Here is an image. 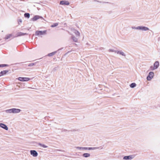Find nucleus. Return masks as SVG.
I'll return each mask as SVG.
<instances>
[{
	"label": "nucleus",
	"instance_id": "obj_1",
	"mask_svg": "<svg viewBox=\"0 0 160 160\" xmlns=\"http://www.w3.org/2000/svg\"><path fill=\"white\" fill-rule=\"evenodd\" d=\"M38 19H41V20H43L45 21V19L42 16L38 15L34 16L32 18L30 19V21L35 22Z\"/></svg>",
	"mask_w": 160,
	"mask_h": 160
},
{
	"label": "nucleus",
	"instance_id": "obj_2",
	"mask_svg": "<svg viewBox=\"0 0 160 160\" xmlns=\"http://www.w3.org/2000/svg\"><path fill=\"white\" fill-rule=\"evenodd\" d=\"M47 34V30L43 31L38 30L35 32V35L36 36H39V35H44Z\"/></svg>",
	"mask_w": 160,
	"mask_h": 160
},
{
	"label": "nucleus",
	"instance_id": "obj_3",
	"mask_svg": "<svg viewBox=\"0 0 160 160\" xmlns=\"http://www.w3.org/2000/svg\"><path fill=\"white\" fill-rule=\"evenodd\" d=\"M159 62L158 61H156L154 63L153 67L152 66H150V68L152 69V70L156 69L158 68L159 67Z\"/></svg>",
	"mask_w": 160,
	"mask_h": 160
},
{
	"label": "nucleus",
	"instance_id": "obj_4",
	"mask_svg": "<svg viewBox=\"0 0 160 160\" xmlns=\"http://www.w3.org/2000/svg\"><path fill=\"white\" fill-rule=\"evenodd\" d=\"M154 73L153 72H150L147 77V79L148 81H150L153 77Z\"/></svg>",
	"mask_w": 160,
	"mask_h": 160
},
{
	"label": "nucleus",
	"instance_id": "obj_5",
	"mask_svg": "<svg viewBox=\"0 0 160 160\" xmlns=\"http://www.w3.org/2000/svg\"><path fill=\"white\" fill-rule=\"evenodd\" d=\"M138 28V30L142 31H147L149 30V29L148 27L143 26H139Z\"/></svg>",
	"mask_w": 160,
	"mask_h": 160
},
{
	"label": "nucleus",
	"instance_id": "obj_6",
	"mask_svg": "<svg viewBox=\"0 0 160 160\" xmlns=\"http://www.w3.org/2000/svg\"><path fill=\"white\" fill-rule=\"evenodd\" d=\"M18 80L20 81H28L30 80L29 78L19 77L18 78Z\"/></svg>",
	"mask_w": 160,
	"mask_h": 160
},
{
	"label": "nucleus",
	"instance_id": "obj_7",
	"mask_svg": "<svg viewBox=\"0 0 160 160\" xmlns=\"http://www.w3.org/2000/svg\"><path fill=\"white\" fill-rule=\"evenodd\" d=\"M70 4L69 2L67 0L61 1L59 3V4L63 5H68Z\"/></svg>",
	"mask_w": 160,
	"mask_h": 160
},
{
	"label": "nucleus",
	"instance_id": "obj_8",
	"mask_svg": "<svg viewBox=\"0 0 160 160\" xmlns=\"http://www.w3.org/2000/svg\"><path fill=\"white\" fill-rule=\"evenodd\" d=\"M100 148H101V149L103 148L102 147L101 148V147H85V150H93L98 149Z\"/></svg>",
	"mask_w": 160,
	"mask_h": 160
},
{
	"label": "nucleus",
	"instance_id": "obj_9",
	"mask_svg": "<svg viewBox=\"0 0 160 160\" xmlns=\"http://www.w3.org/2000/svg\"><path fill=\"white\" fill-rule=\"evenodd\" d=\"M30 154L33 157H36L38 155V153L35 150H31L30 151Z\"/></svg>",
	"mask_w": 160,
	"mask_h": 160
},
{
	"label": "nucleus",
	"instance_id": "obj_10",
	"mask_svg": "<svg viewBox=\"0 0 160 160\" xmlns=\"http://www.w3.org/2000/svg\"><path fill=\"white\" fill-rule=\"evenodd\" d=\"M133 158L132 155H129V156H124L123 157V159L125 160H131Z\"/></svg>",
	"mask_w": 160,
	"mask_h": 160
},
{
	"label": "nucleus",
	"instance_id": "obj_11",
	"mask_svg": "<svg viewBox=\"0 0 160 160\" xmlns=\"http://www.w3.org/2000/svg\"><path fill=\"white\" fill-rule=\"evenodd\" d=\"M0 127L6 130H8V128L6 124L3 123H0Z\"/></svg>",
	"mask_w": 160,
	"mask_h": 160
},
{
	"label": "nucleus",
	"instance_id": "obj_12",
	"mask_svg": "<svg viewBox=\"0 0 160 160\" xmlns=\"http://www.w3.org/2000/svg\"><path fill=\"white\" fill-rule=\"evenodd\" d=\"M9 71L8 70H5L1 71L0 72V77L6 75L7 73Z\"/></svg>",
	"mask_w": 160,
	"mask_h": 160
},
{
	"label": "nucleus",
	"instance_id": "obj_13",
	"mask_svg": "<svg viewBox=\"0 0 160 160\" xmlns=\"http://www.w3.org/2000/svg\"><path fill=\"white\" fill-rule=\"evenodd\" d=\"M21 111V110L19 109L13 108V113H18Z\"/></svg>",
	"mask_w": 160,
	"mask_h": 160
},
{
	"label": "nucleus",
	"instance_id": "obj_14",
	"mask_svg": "<svg viewBox=\"0 0 160 160\" xmlns=\"http://www.w3.org/2000/svg\"><path fill=\"white\" fill-rule=\"evenodd\" d=\"M28 35V34L26 33H23L21 32H20L17 33V36L18 37H19Z\"/></svg>",
	"mask_w": 160,
	"mask_h": 160
},
{
	"label": "nucleus",
	"instance_id": "obj_15",
	"mask_svg": "<svg viewBox=\"0 0 160 160\" xmlns=\"http://www.w3.org/2000/svg\"><path fill=\"white\" fill-rule=\"evenodd\" d=\"M116 52L117 54H119L120 55H122V56L125 57L126 55L125 54V53L124 52H122V51L117 50V51Z\"/></svg>",
	"mask_w": 160,
	"mask_h": 160
},
{
	"label": "nucleus",
	"instance_id": "obj_16",
	"mask_svg": "<svg viewBox=\"0 0 160 160\" xmlns=\"http://www.w3.org/2000/svg\"><path fill=\"white\" fill-rule=\"evenodd\" d=\"M4 111L7 113H13V108L6 110Z\"/></svg>",
	"mask_w": 160,
	"mask_h": 160
},
{
	"label": "nucleus",
	"instance_id": "obj_17",
	"mask_svg": "<svg viewBox=\"0 0 160 160\" xmlns=\"http://www.w3.org/2000/svg\"><path fill=\"white\" fill-rule=\"evenodd\" d=\"M58 51H55L49 53L48 54L47 56L49 57H51L55 54Z\"/></svg>",
	"mask_w": 160,
	"mask_h": 160
},
{
	"label": "nucleus",
	"instance_id": "obj_18",
	"mask_svg": "<svg viewBox=\"0 0 160 160\" xmlns=\"http://www.w3.org/2000/svg\"><path fill=\"white\" fill-rule=\"evenodd\" d=\"M90 155L89 153H84L82 155V156L84 158H88L90 156Z\"/></svg>",
	"mask_w": 160,
	"mask_h": 160
},
{
	"label": "nucleus",
	"instance_id": "obj_19",
	"mask_svg": "<svg viewBox=\"0 0 160 160\" xmlns=\"http://www.w3.org/2000/svg\"><path fill=\"white\" fill-rule=\"evenodd\" d=\"M12 36V34H8L6 35L5 37L4 38V39L5 40H7L9 38H10V37H11Z\"/></svg>",
	"mask_w": 160,
	"mask_h": 160
},
{
	"label": "nucleus",
	"instance_id": "obj_20",
	"mask_svg": "<svg viewBox=\"0 0 160 160\" xmlns=\"http://www.w3.org/2000/svg\"><path fill=\"white\" fill-rule=\"evenodd\" d=\"M24 16L25 18L28 19L30 18V14L29 13L26 12L24 14Z\"/></svg>",
	"mask_w": 160,
	"mask_h": 160
},
{
	"label": "nucleus",
	"instance_id": "obj_21",
	"mask_svg": "<svg viewBox=\"0 0 160 160\" xmlns=\"http://www.w3.org/2000/svg\"><path fill=\"white\" fill-rule=\"evenodd\" d=\"M71 38L73 40L74 42H77L78 41V39L75 37V36L72 35L71 37Z\"/></svg>",
	"mask_w": 160,
	"mask_h": 160
},
{
	"label": "nucleus",
	"instance_id": "obj_22",
	"mask_svg": "<svg viewBox=\"0 0 160 160\" xmlns=\"http://www.w3.org/2000/svg\"><path fill=\"white\" fill-rule=\"evenodd\" d=\"M137 85L135 83L133 82L130 84V87L132 88H134Z\"/></svg>",
	"mask_w": 160,
	"mask_h": 160
},
{
	"label": "nucleus",
	"instance_id": "obj_23",
	"mask_svg": "<svg viewBox=\"0 0 160 160\" xmlns=\"http://www.w3.org/2000/svg\"><path fill=\"white\" fill-rule=\"evenodd\" d=\"M38 144L39 146H40L41 147H42L44 148H46L48 147L47 146L45 145L44 144H42L40 142L38 143Z\"/></svg>",
	"mask_w": 160,
	"mask_h": 160
},
{
	"label": "nucleus",
	"instance_id": "obj_24",
	"mask_svg": "<svg viewBox=\"0 0 160 160\" xmlns=\"http://www.w3.org/2000/svg\"><path fill=\"white\" fill-rule=\"evenodd\" d=\"M74 32L75 33V34L77 37L79 36H80V33H79L78 31L76 30H74Z\"/></svg>",
	"mask_w": 160,
	"mask_h": 160
},
{
	"label": "nucleus",
	"instance_id": "obj_25",
	"mask_svg": "<svg viewBox=\"0 0 160 160\" xmlns=\"http://www.w3.org/2000/svg\"><path fill=\"white\" fill-rule=\"evenodd\" d=\"M9 66V65L3 64H0V68H3L5 67H8Z\"/></svg>",
	"mask_w": 160,
	"mask_h": 160
},
{
	"label": "nucleus",
	"instance_id": "obj_26",
	"mask_svg": "<svg viewBox=\"0 0 160 160\" xmlns=\"http://www.w3.org/2000/svg\"><path fill=\"white\" fill-rule=\"evenodd\" d=\"M58 23H54L52 24L51 25L50 27L52 28H54L57 27L58 25Z\"/></svg>",
	"mask_w": 160,
	"mask_h": 160
},
{
	"label": "nucleus",
	"instance_id": "obj_27",
	"mask_svg": "<svg viewBox=\"0 0 160 160\" xmlns=\"http://www.w3.org/2000/svg\"><path fill=\"white\" fill-rule=\"evenodd\" d=\"M94 1L98 2L99 3H102V4H104V3L111 4V3L108 2L99 1H97V0H94Z\"/></svg>",
	"mask_w": 160,
	"mask_h": 160
},
{
	"label": "nucleus",
	"instance_id": "obj_28",
	"mask_svg": "<svg viewBox=\"0 0 160 160\" xmlns=\"http://www.w3.org/2000/svg\"><path fill=\"white\" fill-rule=\"evenodd\" d=\"M85 147H76V148L80 150H85Z\"/></svg>",
	"mask_w": 160,
	"mask_h": 160
},
{
	"label": "nucleus",
	"instance_id": "obj_29",
	"mask_svg": "<svg viewBox=\"0 0 160 160\" xmlns=\"http://www.w3.org/2000/svg\"><path fill=\"white\" fill-rule=\"evenodd\" d=\"M59 129L61 130H62V132H69V131H71V130H67V129Z\"/></svg>",
	"mask_w": 160,
	"mask_h": 160
},
{
	"label": "nucleus",
	"instance_id": "obj_30",
	"mask_svg": "<svg viewBox=\"0 0 160 160\" xmlns=\"http://www.w3.org/2000/svg\"><path fill=\"white\" fill-rule=\"evenodd\" d=\"M109 52H114L115 53H117V52H116L117 51V50H114L112 49H110L109 50Z\"/></svg>",
	"mask_w": 160,
	"mask_h": 160
},
{
	"label": "nucleus",
	"instance_id": "obj_31",
	"mask_svg": "<svg viewBox=\"0 0 160 160\" xmlns=\"http://www.w3.org/2000/svg\"><path fill=\"white\" fill-rule=\"evenodd\" d=\"M138 28H139V26L137 27H134V26H132V28L133 29H137V30H138L139 29Z\"/></svg>",
	"mask_w": 160,
	"mask_h": 160
},
{
	"label": "nucleus",
	"instance_id": "obj_32",
	"mask_svg": "<svg viewBox=\"0 0 160 160\" xmlns=\"http://www.w3.org/2000/svg\"><path fill=\"white\" fill-rule=\"evenodd\" d=\"M35 65V63H31L28 64V66L31 67L32 66Z\"/></svg>",
	"mask_w": 160,
	"mask_h": 160
},
{
	"label": "nucleus",
	"instance_id": "obj_33",
	"mask_svg": "<svg viewBox=\"0 0 160 160\" xmlns=\"http://www.w3.org/2000/svg\"><path fill=\"white\" fill-rule=\"evenodd\" d=\"M22 22V19H19L18 20V22L19 25L20 24V23H21Z\"/></svg>",
	"mask_w": 160,
	"mask_h": 160
},
{
	"label": "nucleus",
	"instance_id": "obj_34",
	"mask_svg": "<svg viewBox=\"0 0 160 160\" xmlns=\"http://www.w3.org/2000/svg\"><path fill=\"white\" fill-rule=\"evenodd\" d=\"M21 63H22V62H21V63H15L12 64L11 65H17V64H21Z\"/></svg>",
	"mask_w": 160,
	"mask_h": 160
},
{
	"label": "nucleus",
	"instance_id": "obj_35",
	"mask_svg": "<svg viewBox=\"0 0 160 160\" xmlns=\"http://www.w3.org/2000/svg\"><path fill=\"white\" fill-rule=\"evenodd\" d=\"M62 49H63V48H61L59 49L57 51H58V52L60 50H61Z\"/></svg>",
	"mask_w": 160,
	"mask_h": 160
},
{
	"label": "nucleus",
	"instance_id": "obj_36",
	"mask_svg": "<svg viewBox=\"0 0 160 160\" xmlns=\"http://www.w3.org/2000/svg\"><path fill=\"white\" fill-rule=\"evenodd\" d=\"M70 52H71V51H69L67 53H66L65 54H67L68 53H69Z\"/></svg>",
	"mask_w": 160,
	"mask_h": 160
},
{
	"label": "nucleus",
	"instance_id": "obj_37",
	"mask_svg": "<svg viewBox=\"0 0 160 160\" xmlns=\"http://www.w3.org/2000/svg\"><path fill=\"white\" fill-rule=\"evenodd\" d=\"M45 119H47V117H45Z\"/></svg>",
	"mask_w": 160,
	"mask_h": 160
},
{
	"label": "nucleus",
	"instance_id": "obj_38",
	"mask_svg": "<svg viewBox=\"0 0 160 160\" xmlns=\"http://www.w3.org/2000/svg\"><path fill=\"white\" fill-rule=\"evenodd\" d=\"M58 150L59 151H61V150Z\"/></svg>",
	"mask_w": 160,
	"mask_h": 160
}]
</instances>
